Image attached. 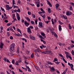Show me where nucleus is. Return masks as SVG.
Returning a JSON list of instances; mask_svg holds the SVG:
<instances>
[{
	"label": "nucleus",
	"instance_id": "obj_31",
	"mask_svg": "<svg viewBox=\"0 0 74 74\" xmlns=\"http://www.w3.org/2000/svg\"><path fill=\"white\" fill-rule=\"evenodd\" d=\"M35 21L36 25H37V22L38 21V20H37V19H36L35 20Z\"/></svg>",
	"mask_w": 74,
	"mask_h": 74
},
{
	"label": "nucleus",
	"instance_id": "obj_41",
	"mask_svg": "<svg viewBox=\"0 0 74 74\" xmlns=\"http://www.w3.org/2000/svg\"><path fill=\"white\" fill-rule=\"evenodd\" d=\"M15 21H17V19H14V20L13 21H12V22L13 23H14V22H15Z\"/></svg>",
	"mask_w": 74,
	"mask_h": 74
},
{
	"label": "nucleus",
	"instance_id": "obj_33",
	"mask_svg": "<svg viewBox=\"0 0 74 74\" xmlns=\"http://www.w3.org/2000/svg\"><path fill=\"white\" fill-rule=\"evenodd\" d=\"M64 58H63V61H64V62H65V63H67V61H66V60H65V59H64Z\"/></svg>",
	"mask_w": 74,
	"mask_h": 74
},
{
	"label": "nucleus",
	"instance_id": "obj_19",
	"mask_svg": "<svg viewBox=\"0 0 74 74\" xmlns=\"http://www.w3.org/2000/svg\"><path fill=\"white\" fill-rule=\"evenodd\" d=\"M38 13L39 14H45V12L44 11H43V12H40Z\"/></svg>",
	"mask_w": 74,
	"mask_h": 74
},
{
	"label": "nucleus",
	"instance_id": "obj_62",
	"mask_svg": "<svg viewBox=\"0 0 74 74\" xmlns=\"http://www.w3.org/2000/svg\"><path fill=\"white\" fill-rule=\"evenodd\" d=\"M10 39H11V40H12V39H13V37H12V36H11L10 37Z\"/></svg>",
	"mask_w": 74,
	"mask_h": 74
},
{
	"label": "nucleus",
	"instance_id": "obj_13",
	"mask_svg": "<svg viewBox=\"0 0 74 74\" xmlns=\"http://www.w3.org/2000/svg\"><path fill=\"white\" fill-rule=\"evenodd\" d=\"M56 10H58V7H59V4L58 3H56Z\"/></svg>",
	"mask_w": 74,
	"mask_h": 74
},
{
	"label": "nucleus",
	"instance_id": "obj_36",
	"mask_svg": "<svg viewBox=\"0 0 74 74\" xmlns=\"http://www.w3.org/2000/svg\"><path fill=\"white\" fill-rule=\"evenodd\" d=\"M18 63V61H16V63H15V64L17 65V66H18V65H19V64Z\"/></svg>",
	"mask_w": 74,
	"mask_h": 74
},
{
	"label": "nucleus",
	"instance_id": "obj_44",
	"mask_svg": "<svg viewBox=\"0 0 74 74\" xmlns=\"http://www.w3.org/2000/svg\"><path fill=\"white\" fill-rule=\"evenodd\" d=\"M31 57L32 58H34V55H33V53L31 54Z\"/></svg>",
	"mask_w": 74,
	"mask_h": 74
},
{
	"label": "nucleus",
	"instance_id": "obj_30",
	"mask_svg": "<svg viewBox=\"0 0 74 74\" xmlns=\"http://www.w3.org/2000/svg\"><path fill=\"white\" fill-rule=\"evenodd\" d=\"M1 8L2 11H3V12H5V10H4V8H2V7H1Z\"/></svg>",
	"mask_w": 74,
	"mask_h": 74
},
{
	"label": "nucleus",
	"instance_id": "obj_6",
	"mask_svg": "<svg viewBox=\"0 0 74 74\" xmlns=\"http://www.w3.org/2000/svg\"><path fill=\"white\" fill-rule=\"evenodd\" d=\"M66 14L67 15H68V16H70V15H71L72 14V12L68 11L66 12Z\"/></svg>",
	"mask_w": 74,
	"mask_h": 74
},
{
	"label": "nucleus",
	"instance_id": "obj_11",
	"mask_svg": "<svg viewBox=\"0 0 74 74\" xmlns=\"http://www.w3.org/2000/svg\"><path fill=\"white\" fill-rule=\"evenodd\" d=\"M3 43L0 42V48H1V49H2V48H3Z\"/></svg>",
	"mask_w": 74,
	"mask_h": 74
},
{
	"label": "nucleus",
	"instance_id": "obj_16",
	"mask_svg": "<svg viewBox=\"0 0 74 74\" xmlns=\"http://www.w3.org/2000/svg\"><path fill=\"white\" fill-rule=\"evenodd\" d=\"M34 51V52H40V51L39 48H38V49L35 50Z\"/></svg>",
	"mask_w": 74,
	"mask_h": 74
},
{
	"label": "nucleus",
	"instance_id": "obj_55",
	"mask_svg": "<svg viewBox=\"0 0 74 74\" xmlns=\"http://www.w3.org/2000/svg\"><path fill=\"white\" fill-rule=\"evenodd\" d=\"M59 45H60V46H62V43H60V42H59L58 43Z\"/></svg>",
	"mask_w": 74,
	"mask_h": 74
},
{
	"label": "nucleus",
	"instance_id": "obj_26",
	"mask_svg": "<svg viewBox=\"0 0 74 74\" xmlns=\"http://www.w3.org/2000/svg\"><path fill=\"white\" fill-rule=\"evenodd\" d=\"M51 22H52V23L53 25H54L55 24V23H54V22H53V19H52L51 20Z\"/></svg>",
	"mask_w": 74,
	"mask_h": 74
},
{
	"label": "nucleus",
	"instance_id": "obj_38",
	"mask_svg": "<svg viewBox=\"0 0 74 74\" xmlns=\"http://www.w3.org/2000/svg\"><path fill=\"white\" fill-rule=\"evenodd\" d=\"M17 12H21V10L20 8H19L17 10Z\"/></svg>",
	"mask_w": 74,
	"mask_h": 74
},
{
	"label": "nucleus",
	"instance_id": "obj_28",
	"mask_svg": "<svg viewBox=\"0 0 74 74\" xmlns=\"http://www.w3.org/2000/svg\"><path fill=\"white\" fill-rule=\"evenodd\" d=\"M48 11L49 13H51V8H49L48 9Z\"/></svg>",
	"mask_w": 74,
	"mask_h": 74
},
{
	"label": "nucleus",
	"instance_id": "obj_23",
	"mask_svg": "<svg viewBox=\"0 0 74 74\" xmlns=\"http://www.w3.org/2000/svg\"><path fill=\"white\" fill-rule=\"evenodd\" d=\"M12 3H13V6H14V4H16V3H15L14 0H12Z\"/></svg>",
	"mask_w": 74,
	"mask_h": 74
},
{
	"label": "nucleus",
	"instance_id": "obj_32",
	"mask_svg": "<svg viewBox=\"0 0 74 74\" xmlns=\"http://www.w3.org/2000/svg\"><path fill=\"white\" fill-rule=\"evenodd\" d=\"M32 15L34 18H36V15H35L34 14H32Z\"/></svg>",
	"mask_w": 74,
	"mask_h": 74
},
{
	"label": "nucleus",
	"instance_id": "obj_2",
	"mask_svg": "<svg viewBox=\"0 0 74 74\" xmlns=\"http://www.w3.org/2000/svg\"><path fill=\"white\" fill-rule=\"evenodd\" d=\"M49 29L51 33H52V35H54V36L56 37H58V35H57V34H56L55 32H53L52 29Z\"/></svg>",
	"mask_w": 74,
	"mask_h": 74
},
{
	"label": "nucleus",
	"instance_id": "obj_27",
	"mask_svg": "<svg viewBox=\"0 0 74 74\" xmlns=\"http://www.w3.org/2000/svg\"><path fill=\"white\" fill-rule=\"evenodd\" d=\"M70 4H71V5H72V6H74V3H73V2H70Z\"/></svg>",
	"mask_w": 74,
	"mask_h": 74
},
{
	"label": "nucleus",
	"instance_id": "obj_12",
	"mask_svg": "<svg viewBox=\"0 0 74 74\" xmlns=\"http://www.w3.org/2000/svg\"><path fill=\"white\" fill-rule=\"evenodd\" d=\"M51 71H55L56 70L55 69V68H54V67H52L51 68Z\"/></svg>",
	"mask_w": 74,
	"mask_h": 74
},
{
	"label": "nucleus",
	"instance_id": "obj_64",
	"mask_svg": "<svg viewBox=\"0 0 74 74\" xmlns=\"http://www.w3.org/2000/svg\"><path fill=\"white\" fill-rule=\"evenodd\" d=\"M1 30H3V27L2 26H1L0 27Z\"/></svg>",
	"mask_w": 74,
	"mask_h": 74
},
{
	"label": "nucleus",
	"instance_id": "obj_47",
	"mask_svg": "<svg viewBox=\"0 0 74 74\" xmlns=\"http://www.w3.org/2000/svg\"><path fill=\"white\" fill-rule=\"evenodd\" d=\"M70 10H73V8L71 6H70Z\"/></svg>",
	"mask_w": 74,
	"mask_h": 74
},
{
	"label": "nucleus",
	"instance_id": "obj_57",
	"mask_svg": "<svg viewBox=\"0 0 74 74\" xmlns=\"http://www.w3.org/2000/svg\"><path fill=\"white\" fill-rule=\"evenodd\" d=\"M71 48H73V47H74V45L73 44H72L71 46Z\"/></svg>",
	"mask_w": 74,
	"mask_h": 74
},
{
	"label": "nucleus",
	"instance_id": "obj_15",
	"mask_svg": "<svg viewBox=\"0 0 74 74\" xmlns=\"http://www.w3.org/2000/svg\"><path fill=\"white\" fill-rule=\"evenodd\" d=\"M36 4H37V7H39L40 6V5L39 4H40V2H36Z\"/></svg>",
	"mask_w": 74,
	"mask_h": 74
},
{
	"label": "nucleus",
	"instance_id": "obj_17",
	"mask_svg": "<svg viewBox=\"0 0 74 74\" xmlns=\"http://www.w3.org/2000/svg\"><path fill=\"white\" fill-rule=\"evenodd\" d=\"M41 34L42 36H43V37H44V38H46V36H45V34L43 33H41Z\"/></svg>",
	"mask_w": 74,
	"mask_h": 74
},
{
	"label": "nucleus",
	"instance_id": "obj_58",
	"mask_svg": "<svg viewBox=\"0 0 74 74\" xmlns=\"http://www.w3.org/2000/svg\"><path fill=\"white\" fill-rule=\"evenodd\" d=\"M55 62L57 64H59V63L58 61H57V62Z\"/></svg>",
	"mask_w": 74,
	"mask_h": 74
},
{
	"label": "nucleus",
	"instance_id": "obj_1",
	"mask_svg": "<svg viewBox=\"0 0 74 74\" xmlns=\"http://www.w3.org/2000/svg\"><path fill=\"white\" fill-rule=\"evenodd\" d=\"M15 47V43H12L10 47V52L13 53L14 52V47Z\"/></svg>",
	"mask_w": 74,
	"mask_h": 74
},
{
	"label": "nucleus",
	"instance_id": "obj_7",
	"mask_svg": "<svg viewBox=\"0 0 74 74\" xmlns=\"http://www.w3.org/2000/svg\"><path fill=\"white\" fill-rule=\"evenodd\" d=\"M27 32H28V33H29V34H31V33H32L31 29H30V28H27Z\"/></svg>",
	"mask_w": 74,
	"mask_h": 74
},
{
	"label": "nucleus",
	"instance_id": "obj_59",
	"mask_svg": "<svg viewBox=\"0 0 74 74\" xmlns=\"http://www.w3.org/2000/svg\"><path fill=\"white\" fill-rule=\"evenodd\" d=\"M54 61H58V59L56 58H54Z\"/></svg>",
	"mask_w": 74,
	"mask_h": 74
},
{
	"label": "nucleus",
	"instance_id": "obj_14",
	"mask_svg": "<svg viewBox=\"0 0 74 74\" xmlns=\"http://www.w3.org/2000/svg\"><path fill=\"white\" fill-rule=\"evenodd\" d=\"M47 63L48 64H50V65H53V64L52 63L49 61H48L47 62Z\"/></svg>",
	"mask_w": 74,
	"mask_h": 74
},
{
	"label": "nucleus",
	"instance_id": "obj_5",
	"mask_svg": "<svg viewBox=\"0 0 74 74\" xmlns=\"http://www.w3.org/2000/svg\"><path fill=\"white\" fill-rule=\"evenodd\" d=\"M60 17H61V18H62L64 19H67V16H64L63 15L61 14L60 15Z\"/></svg>",
	"mask_w": 74,
	"mask_h": 74
},
{
	"label": "nucleus",
	"instance_id": "obj_18",
	"mask_svg": "<svg viewBox=\"0 0 74 74\" xmlns=\"http://www.w3.org/2000/svg\"><path fill=\"white\" fill-rule=\"evenodd\" d=\"M18 61L19 63H20L22 62V60H21V58H19V60Z\"/></svg>",
	"mask_w": 74,
	"mask_h": 74
},
{
	"label": "nucleus",
	"instance_id": "obj_39",
	"mask_svg": "<svg viewBox=\"0 0 74 74\" xmlns=\"http://www.w3.org/2000/svg\"><path fill=\"white\" fill-rule=\"evenodd\" d=\"M72 54L73 55H74V50H72L71 51Z\"/></svg>",
	"mask_w": 74,
	"mask_h": 74
},
{
	"label": "nucleus",
	"instance_id": "obj_60",
	"mask_svg": "<svg viewBox=\"0 0 74 74\" xmlns=\"http://www.w3.org/2000/svg\"><path fill=\"white\" fill-rule=\"evenodd\" d=\"M18 1L17 2V3H18V4H20L21 3V1H20V0H18Z\"/></svg>",
	"mask_w": 74,
	"mask_h": 74
},
{
	"label": "nucleus",
	"instance_id": "obj_22",
	"mask_svg": "<svg viewBox=\"0 0 74 74\" xmlns=\"http://www.w3.org/2000/svg\"><path fill=\"white\" fill-rule=\"evenodd\" d=\"M41 16L44 19H45V15L44 14L43 15H41Z\"/></svg>",
	"mask_w": 74,
	"mask_h": 74
},
{
	"label": "nucleus",
	"instance_id": "obj_10",
	"mask_svg": "<svg viewBox=\"0 0 74 74\" xmlns=\"http://www.w3.org/2000/svg\"><path fill=\"white\" fill-rule=\"evenodd\" d=\"M30 38L31 40H35L36 39H35V37L33 36L32 35H30Z\"/></svg>",
	"mask_w": 74,
	"mask_h": 74
},
{
	"label": "nucleus",
	"instance_id": "obj_46",
	"mask_svg": "<svg viewBox=\"0 0 74 74\" xmlns=\"http://www.w3.org/2000/svg\"><path fill=\"white\" fill-rule=\"evenodd\" d=\"M62 65V66H63V67H65V65H64V64H63V63H61Z\"/></svg>",
	"mask_w": 74,
	"mask_h": 74
},
{
	"label": "nucleus",
	"instance_id": "obj_61",
	"mask_svg": "<svg viewBox=\"0 0 74 74\" xmlns=\"http://www.w3.org/2000/svg\"><path fill=\"white\" fill-rule=\"evenodd\" d=\"M69 58L71 60H72V58H71V57L70 56H69Z\"/></svg>",
	"mask_w": 74,
	"mask_h": 74
},
{
	"label": "nucleus",
	"instance_id": "obj_50",
	"mask_svg": "<svg viewBox=\"0 0 74 74\" xmlns=\"http://www.w3.org/2000/svg\"><path fill=\"white\" fill-rule=\"evenodd\" d=\"M9 30H11L12 29V27H10L9 28Z\"/></svg>",
	"mask_w": 74,
	"mask_h": 74
},
{
	"label": "nucleus",
	"instance_id": "obj_48",
	"mask_svg": "<svg viewBox=\"0 0 74 74\" xmlns=\"http://www.w3.org/2000/svg\"><path fill=\"white\" fill-rule=\"evenodd\" d=\"M12 63H13V64H14V62H15V61L14 60H12Z\"/></svg>",
	"mask_w": 74,
	"mask_h": 74
},
{
	"label": "nucleus",
	"instance_id": "obj_52",
	"mask_svg": "<svg viewBox=\"0 0 74 74\" xmlns=\"http://www.w3.org/2000/svg\"><path fill=\"white\" fill-rule=\"evenodd\" d=\"M4 22H6V23H8V21L7 20H6L4 21Z\"/></svg>",
	"mask_w": 74,
	"mask_h": 74
},
{
	"label": "nucleus",
	"instance_id": "obj_56",
	"mask_svg": "<svg viewBox=\"0 0 74 74\" xmlns=\"http://www.w3.org/2000/svg\"><path fill=\"white\" fill-rule=\"evenodd\" d=\"M39 37H40V38H43V37L41 35H39Z\"/></svg>",
	"mask_w": 74,
	"mask_h": 74
},
{
	"label": "nucleus",
	"instance_id": "obj_21",
	"mask_svg": "<svg viewBox=\"0 0 74 74\" xmlns=\"http://www.w3.org/2000/svg\"><path fill=\"white\" fill-rule=\"evenodd\" d=\"M12 24V23H9L7 24V26H9L10 25H11Z\"/></svg>",
	"mask_w": 74,
	"mask_h": 74
},
{
	"label": "nucleus",
	"instance_id": "obj_24",
	"mask_svg": "<svg viewBox=\"0 0 74 74\" xmlns=\"http://www.w3.org/2000/svg\"><path fill=\"white\" fill-rule=\"evenodd\" d=\"M46 54H47V53H51V51H46Z\"/></svg>",
	"mask_w": 74,
	"mask_h": 74
},
{
	"label": "nucleus",
	"instance_id": "obj_3",
	"mask_svg": "<svg viewBox=\"0 0 74 74\" xmlns=\"http://www.w3.org/2000/svg\"><path fill=\"white\" fill-rule=\"evenodd\" d=\"M68 64L69 66H70V67H71V69L72 70H73V71H74V68H73V67H74V65H73V64H71L69 62L68 63Z\"/></svg>",
	"mask_w": 74,
	"mask_h": 74
},
{
	"label": "nucleus",
	"instance_id": "obj_49",
	"mask_svg": "<svg viewBox=\"0 0 74 74\" xmlns=\"http://www.w3.org/2000/svg\"><path fill=\"white\" fill-rule=\"evenodd\" d=\"M28 15H31V12H30L29 11H28Z\"/></svg>",
	"mask_w": 74,
	"mask_h": 74
},
{
	"label": "nucleus",
	"instance_id": "obj_35",
	"mask_svg": "<svg viewBox=\"0 0 74 74\" xmlns=\"http://www.w3.org/2000/svg\"><path fill=\"white\" fill-rule=\"evenodd\" d=\"M8 59H7V58H3V60L5 61V62H7V60Z\"/></svg>",
	"mask_w": 74,
	"mask_h": 74
},
{
	"label": "nucleus",
	"instance_id": "obj_53",
	"mask_svg": "<svg viewBox=\"0 0 74 74\" xmlns=\"http://www.w3.org/2000/svg\"><path fill=\"white\" fill-rule=\"evenodd\" d=\"M18 70H19L20 72H21V73H23V71H22V70L21 69H18Z\"/></svg>",
	"mask_w": 74,
	"mask_h": 74
},
{
	"label": "nucleus",
	"instance_id": "obj_25",
	"mask_svg": "<svg viewBox=\"0 0 74 74\" xmlns=\"http://www.w3.org/2000/svg\"><path fill=\"white\" fill-rule=\"evenodd\" d=\"M31 24L32 25H34V22L33 21H31Z\"/></svg>",
	"mask_w": 74,
	"mask_h": 74
},
{
	"label": "nucleus",
	"instance_id": "obj_40",
	"mask_svg": "<svg viewBox=\"0 0 74 74\" xmlns=\"http://www.w3.org/2000/svg\"><path fill=\"white\" fill-rule=\"evenodd\" d=\"M66 56L67 59H68V58H69V55L66 54Z\"/></svg>",
	"mask_w": 74,
	"mask_h": 74
},
{
	"label": "nucleus",
	"instance_id": "obj_8",
	"mask_svg": "<svg viewBox=\"0 0 74 74\" xmlns=\"http://www.w3.org/2000/svg\"><path fill=\"white\" fill-rule=\"evenodd\" d=\"M24 24L26 26H28L29 25V23L27 22V21H24Z\"/></svg>",
	"mask_w": 74,
	"mask_h": 74
},
{
	"label": "nucleus",
	"instance_id": "obj_37",
	"mask_svg": "<svg viewBox=\"0 0 74 74\" xmlns=\"http://www.w3.org/2000/svg\"><path fill=\"white\" fill-rule=\"evenodd\" d=\"M59 56H61V57H62V58H64V57L61 54H60L59 55Z\"/></svg>",
	"mask_w": 74,
	"mask_h": 74
},
{
	"label": "nucleus",
	"instance_id": "obj_54",
	"mask_svg": "<svg viewBox=\"0 0 74 74\" xmlns=\"http://www.w3.org/2000/svg\"><path fill=\"white\" fill-rule=\"evenodd\" d=\"M28 28H30V29H33V26H30Z\"/></svg>",
	"mask_w": 74,
	"mask_h": 74
},
{
	"label": "nucleus",
	"instance_id": "obj_63",
	"mask_svg": "<svg viewBox=\"0 0 74 74\" xmlns=\"http://www.w3.org/2000/svg\"><path fill=\"white\" fill-rule=\"evenodd\" d=\"M42 46L43 47V48H46V47L43 45H42Z\"/></svg>",
	"mask_w": 74,
	"mask_h": 74
},
{
	"label": "nucleus",
	"instance_id": "obj_29",
	"mask_svg": "<svg viewBox=\"0 0 74 74\" xmlns=\"http://www.w3.org/2000/svg\"><path fill=\"white\" fill-rule=\"evenodd\" d=\"M69 29H71L72 28V27H71V26H70V24H69Z\"/></svg>",
	"mask_w": 74,
	"mask_h": 74
},
{
	"label": "nucleus",
	"instance_id": "obj_51",
	"mask_svg": "<svg viewBox=\"0 0 74 74\" xmlns=\"http://www.w3.org/2000/svg\"><path fill=\"white\" fill-rule=\"evenodd\" d=\"M35 30H38V27H37L36 26V27H35Z\"/></svg>",
	"mask_w": 74,
	"mask_h": 74
},
{
	"label": "nucleus",
	"instance_id": "obj_34",
	"mask_svg": "<svg viewBox=\"0 0 74 74\" xmlns=\"http://www.w3.org/2000/svg\"><path fill=\"white\" fill-rule=\"evenodd\" d=\"M17 52L18 53H19V49L18 48L17 49Z\"/></svg>",
	"mask_w": 74,
	"mask_h": 74
},
{
	"label": "nucleus",
	"instance_id": "obj_9",
	"mask_svg": "<svg viewBox=\"0 0 74 74\" xmlns=\"http://www.w3.org/2000/svg\"><path fill=\"white\" fill-rule=\"evenodd\" d=\"M5 6L6 7V10H10V6L8 5H6Z\"/></svg>",
	"mask_w": 74,
	"mask_h": 74
},
{
	"label": "nucleus",
	"instance_id": "obj_4",
	"mask_svg": "<svg viewBox=\"0 0 74 74\" xmlns=\"http://www.w3.org/2000/svg\"><path fill=\"white\" fill-rule=\"evenodd\" d=\"M38 26L40 28H42V27H43V25H42V22H40Z\"/></svg>",
	"mask_w": 74,
	"mask_h": 74
},
{
	"label": "nucleus",
	"instance_id": "obj_42",
	"mask_svg": "<svg viewBox=\"0 0 74 74\" xmlns=\"http://www.w3.org/2000/svg\"><path fill=\"white\" fill-rule=\"evenodd\" d=\"M24 62L25 63V64H29V62H26V61H24Z\"/></svg>",
	"mask_w": 74,
	"mask_h": 74
},
{
	"label": "nucleus",
	"instance_id": "obj_43",
	"mask_svg": "<svg viewBox=\"0 0 74 74\" xmlns=\"http://www.w3.org/2000/svg\"><path fill=\"white\" fill-rule=\"evenodd\" d=\"M14 8H19V7H18V6H16V5H14Z\"/></svg>",
	"mask_w": 74,
	"mask_h": 74
},
{
	"label": "nucleus",
	"instance_id": "obj_20",
	"mask_svg": "<svg viewBox=\"0 0 74 74\" xmlns=\"http://www.w3.org/2000/svg\"><path fill=\"white\" fill-rule=\"evenodd\" d=\"M59 30L60 31H61V30H62V27H61V25H59Z\"/></svg>",
	"mask_w": 74,
	"mask_h": 74
},
{
	"label": "nucleus",
	"instance_id": "obj_45",
	"mask_svg": "<svg viewBox=\"0 0 74 74\" xmlns=\"http://www.w3.org/2000/svg\"><path fill=\"white\" fill-rule=\"evenodd\" d=\"M24 36L25 37H26L27 38H28V36H27V35L26 34H24Z\"/></svg>",
	"mask_w": 74,
	"mask_h": 74
}]
</instances>
